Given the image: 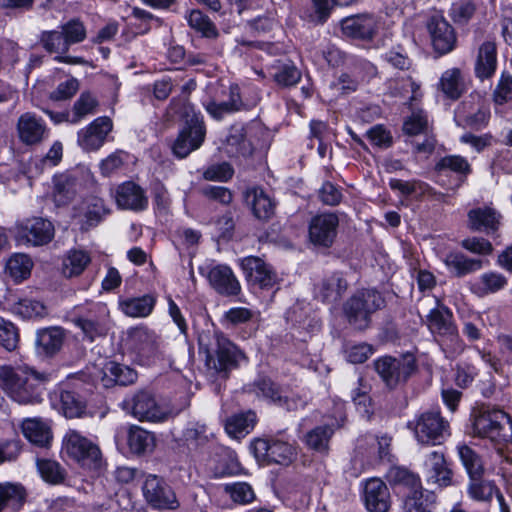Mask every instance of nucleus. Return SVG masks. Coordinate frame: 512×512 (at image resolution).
<instances>
[{"label":"nucleus","mask_w":512,"mask_h":512,"mask_svg":"<svg viewBox=\"0 0 512 512\" xmlns=\"http://www.w3.org/2000/svg\"><path fill=\"white\" fill-rule=\"evenodd\" d=\"M48 381L49 374L38 372L29 366L0 367V382L3 389L13 401L19 404L41 403Z\"/></svg>","instance_id":"obj_1"},{"label":"nucleus","mask_w":512,"mask_h":512,"mask_svg":"<svg viewBox=\"0 0 512 512\" xmlns=\"http://www.w3.org/2000/svg\"><path fill=\"white\" fill-rule=\"evenodd\" d=\"M270 146V131L265 125L252 120L246 124L230 126L224 143L226 155L238 162L252 158L256 151L267 150Z\"/></svg>","instance_id":"obj_2"},{"label":"nucleus","mask_w":512,"mask_h":512,"mask_svg":"<svg viewBox=\"0 0 512 512\" xmlns=\"http://www.w3.org/2000/svg\"><path fill=\"white\" fill-rule=\"evenodd\" d=\"M95 386L77 376H69L56 385L50 393L52 407L67 419L82 418L87 409Z\"/></svg>","instance_id":"obj_3"},{"label":"nucleus","mask_w":512,"mask_h":512,"mask_svg":"<svg viewBox=\"0 0 512 512\" xmlns=\"http://www.w3.org/2000/svg\"><path fill=\"white\" fill-rule=\"evenodd\" d=\"M474 436L501 449L512 443V417L499 408L481 407L471 414Z\"/></svg>","instance_id":"obj_4"},{"label":"nucleus","mask_w":512,"mask_h":512,"mask_svg":"<svg viewBox=\"0 0 512 512\" xmlns=\"http://www.w3.org/2000/svg\"><path fill=\"white\" fill-rule=\"evenodd\" d=\"M249 450L256 461L262 465H291L297 457L296 446L290 442L285 431L254 438Z\"/></svg>","instance_id":"obj_5"},{"label":"nucleus","mask_w":512,"mask_h":512,"mask_svg":"<svg viewBox=\"0 0 512 512\" xmlns=\"http://www.w3.org/2000/svg\"><path fill=\"white\" fill-rule=\"evenodd\" d=\"M206 137V125L202 113L193 105H186L180 112L179 132L171 149L178 159H184L199 149Z\"/></svg>","instance_id":"obj_6"},{"label":"nucleus","mask_w":512,"mask_h":512,"mask_svg":"<svg viewBox=\"0 0 512 512\" xmlns=\"http://www.w3.org/2000/svg\"><path fill=\"white\" fill-rule=\"evenodd\" d=\"M126 346L140 366L149 367L163 358L164 340L155 330L144 324L129 327Z\"/></svg>","instance_id":"obj_7"},{"label":"nucleus","mask_w":512,"mask_h":512,"mask_svg":"<svg viewBox=\"0 0 512 512\" xmlns=\"http://www.w3.org/2000/svg\"><path fill=\"white\" fill-rule=\"evenodd\" d=\"M206 112L215 120L226 115L252 109L256 102L249 103L242 99L241 88L237 83L217 84L210 89L208 97L202 102Z\"/></svg>","instance_id":"obj_8"},{"label":"nucleus","mask_w":512,"mask_h":512,"mask_svg":"<svg viewBox=\"0 0 512 512\" xmlns=\"http://www.w3.org/2000/svg\"><path fill=\"white\" fill-rule=\"evenodd\" d=\"M373 367L389 390L405 385L418 371L417 360L410 353L400 354L397 357L389 354L379 356L374 359Z\"/></svg>","instance_id":"obj_9"},{"label":"nucleus","mask_w":512,"mask_h":512,"mask_svg":"<svg viewBox=\"0 0 512 512\" xmlns=\"http://www.w3.org/2000/svg\"><path fill=\"white\" fill-rule=\"evenodd\" d=\"M417 442L425 446H439L450 437V424L442 416L440 409H430L418 414L409 423Z\"/></svg>","instance_id":"obj_10"},{"label":"nucleus","mask_w":512,"mask_h":512,"mask_svg":"<svg viewBox=\"0 0 512 512\" xmlns=\"http://www.w3.org/2000/svg\"><path fill=\"white\" fill-rule=\"evenodd\" d=\"M385 306V300L376 289H363L353 294L344 304L348 322L357 329H366L371 315Z\"/></svg>","instance_id":"obj_11"},{"label":"nucleus","mask_w":512,"mask_h":512,"mask_svg":"<svg viewBox=\"0 0 512 512\" xmlns=\"http://www.w3.org/2000/svg\"><path fill=\"white\" fill-rule=\"evenodd\" d=\"M340 219L336 212L320 211L308 222L307 242L319 252H328L336 243Z\"/></svg>","instance_id":"obj_12"},{"label":"nucleus","mask_w":512,"mask_h":512,"mask_svg":"<svg viewBox=\"0 0 512 512\" xmlns=\"http://www.w3.org/2000/svg\"><path fill=\"white\" fill-rule=\"evenodd\" d=\"M237 266L249 289L270 291L279 284L275 268L259 256L248 255L239 258Z\"/></svg>","instance_id":"obj_13"},{"label":"nucleus","mask_w":512,"mask_h":512,"mask_svg":"<svg viewBox=\"0 0 512 512\" xmlns=\"http://www.w3.org/2000/svg\"><path fill=\"white\" fill-rule=\"evenodd\" d=\"M431 47L437 56L452 52L457 46V33L442 12L435 11L426 21Z\"/></svg>","instance_id":"obj_14"},{"label":"nucleus","mask_w":512,"mask_h":512,"mask_svg":"<svg viewBox=\"0 0 512 512\" xmlns=\"http://www.w3.org/2000/svg\"><path fill=\"white\" fill-rule=\"evenodd\" d=\"M142 493L147 504L154 510H175L180 506L175 491L161 476L149 474L143 482Z\"/></svg>","instance_id":"obj_15"},{"label":"nucleus","mask_w":512,"mask_h":512,"mask_svg":"<svg viewBox=\"0 0 512 512\" xmlns=\"http://www.w3.org/2000/svg\"><path fill=\"white\" fill-rule=\"evenodd\" d=\"M216 349L212 353L206 349L205 363L223 377H228L230 371L238 367V356L241 351L222 332L215 333Z\"/></svg>","instance_id":"obj_16"},{"label":"nucleus","mask_w":512,"mask_h":512,"mask_svg":"<svg viewBox=\"0 0 512 512\" xmlns=\"http://www.w3.org/2000/svg\"><path fill=\"white\" fill-rule=\"evenodd\" d=\"M360 486V499L367 512H389L392 500L386 482L372 477L362 481Z\"/></svg>","instance_id":"obj_17"},{"label":"nucleus","mask_w":512,"mask_h":512,"mask_svg":"<svg viewBox=\"0 0 512 512\" xmlns=\"http://www.w3.org/2000/svg\"><path fill=\"white\" fill-rule=\"evenodd\" d=\"M199 274L206 277L209 285L222 296H237L241 292V285L232 268L227 264H216L199 267Z\"/></svg>","instance_id":"obj_18"},{"label":"nucleus","mask_w":512,"mask_h":512,"mask_svg":"<svg viewBox=\"0 0 512 512\" xmlns=\"http://www.w3.org/2000/svg\"><path fill=\"white\" fill-rule=\"evenodd\" d=\"M111 213L103 198L88 195L73 207V217L79 220L81 231H89L102 223Z\"/></svg>","instance_id":"obj_19"},{"label":"nucleus","mask_w":512,"mask_h":512,"mask_svg":"<svg viewBox=\"0 0 512 512\" xmlns=\"http://www.w3.org/2000/svg\"><path fill=\"white\" fill-rule=\"evenodd\" d=\"M423 472L428 485L444 489L454 485V472L441 451L430 452L424 461Z\"/></svg>","instance_id":"obj_20"},{"label":"nucleus","mask_w":512,"mask_h":512,"mask_svg":"<svg viewBox=\"0 0 512 512\" xmlns=\"http://www.w3.org/2000/svg\"><path fill=\"white\" fill-rule=\"evenodd\" d=\"M342 35L352 40L371 41L377 34L378 23L374 15L363 13L340 20Z\"/></svg>","instance_id":"obj_21"},{"label":"nucleus","mask_w":512,"mask_h":512,"mask_svg":"<svg viewBox=\"0 0 512 512\" xmlns=\"http://www.w3.org/2000/svg\"><path fill=\"white\" fill-rule=\"evenodd\" d=\"M250 392L267 403L292 411L296 408V401L283 394L282 386L266 375L258 376L250 385Z\"/></svg>","instance_id":"obj_22"},{"label":"nucleus","mask_w":512,"mask_h":512,"mask_svg":"<svg viewBox=\"0 0 512 512\" xmlns=\"http://www.w3.org/2000/svg\"><path fill=\"white\" fill-rule=\"evenodd\" d=\"M64 446L67 455L81 465L96 466L100 461L101 452L98 446L75 431L65 437Z\"/></svg>","instance_id":"obj_23"},{"label":"nucleus","mask_w":512,"mask_h":512,"mask_svg":"<svg viewBox=\"0 0 512 512\" xmlns=\"http://www.w3.org/2000/svg\"><path fill=\"white\" fill-rule=\"evenodd\" d=\"M115 201L118 208L134 212L145 211L149 205L144 189L132 180L124 181L117 186Z\"/></svg>","instance_id":"obj_24"},{"label":"nucleus","mask_w":512,"mask_h":512,"mask_svg":"<svg viewBox=\"0 0 512 512\" xmlns=\"http://www.w3.org/2000/svg\"><path fill=\"white\" fill-rule=\"evenodd\" d=\"M65 336V329L59 326L38 329L35 339L36 353L44 358H53L62 349Z\"/></svg>","instance_id":"obj_25"},{"label":"nucleus","mask_w":512,"mask_h":512,"mask_svg":"<svg viewBox=\"0 0 512 512\" xmlns=\"http://www.w3.org/2000/svg\"><path fill=\"white\" fill-rule=\"evenodd\" d=\"M498 51L494 40H485L480 44L474 64L475 77L481 81L492 78L497 70Z\"/></svg>","instance_id":"obj_26"},{"label":"nucleus","mask_w":512,"mask_h":512,"mask_svg":"<svg viewBox=\"0 0 512 512\" xmlns=\"http://www.w3.org/2000/svg\"><path fill=\"white\" fill-rule=\"evenodd\" d=\"M387 479L393 492L401 499L422 488L420 476L404 466L391 467Z\"/></svg>","instance_id":"obj_27"},{"label":"nucleus","mask_w":512,"mask_h":512,"mask_svg":"<svg viewBox=\"0 0 512 512\" xmlns=\"http://www.w3.org/2000/svg\"><path fill=\"white\" fill-rule=\"evenodd\" d=\"M443 263L452 278H464L470 274H473L483 267L481 259L470 258L461 251H449L444 259Z\"/></svg>","instance_id":"obj_28"},{"label":"nucleus","mask_w":512,"mask_h":512,"mask_svg":"<svg viewBox=\"0 0 512 512\" xmlns=\"http://www.w3.org/2000/svg\"><path fill=\"white\" fill-rule=\"evenodd\" d=\"M157 304L155 293H146L137 297H123L118 299V309L131 318H146L150 316Z\"/></svg>","instance_id":"obj_29"},{"label":"nucleus","mask_w":512,"mask_h":512,"mask_svg":"<svg viewBox=\"0 0 512 512\" xmlns=\"http://www.w3.org/2000/svg\"><path fill=\"white\" fill-rule=\"evenodd\" d=\"M27 497V489L22 483L0 482V512H20Z\"/></svg>","instance_id":"obj_30"},{"label":"nucleus","mask_w":512,"mask_h":512,"mask_svg":"<svg viewBox=\"0 0 512 512\" xmlns=\"http://www.w3.org/2000/svg\"><path fill=\"white\" fill-rule=\"evenodd\" d=\"M468 228L471 231H484L487 234L496 232L500 225V214L491 207L472 208L467 213Z\"/></svg>","instance_id":"obj_31"},{"label":"nucleus","mask_w":512,"mask_h":512,"mask_svg":"<svg viewBox=\"0 0 512 512\" xmlns=\"http://www.w3.org/2000/svg\"><path fill=\"white\" fill-rule=\"evenodd\" d=\"M46 130L42 118L26 113L20 116L18 121V132L21 141L27 145H34L42 141Z\"/></svg>","instance_id":"obj_32"},{"label":"nucleus","mask_w":512,"mask_h":512,"mask_svg":"<svg viewBox=\"0 0 512 512\" xmlns=\"http://www.w3.org/2000/svg\"><path fill=\"white\" fill-rule=\"evenodd\" d=\"M437 495L433 491L418 488L402 499L403 512H434Z\"/></svg>","instance_id":"obj_33"},{"label":"nucleus","mask_w":512,"mask_h":512,"mask_svg":"<svg viewBox=\"0 0 512 512\" xmlns=\"http://www.w3.org/2000/svg\"><path fill=\"white\" fill-rule=\"evenodd\" d=\"M24 236L34 246L48 244L54 237V226L51 221L41 217H34L23 227Z\"/></svg>","instance_id":"obj_34"},{"label":"nucleus","mask_w":512,"mask_h":512,"mask_svg":"<svg viewBox=\"0 0 512 512\" xmlns=\"http://www.w3.org/2000/svg\"><path fill=\"white\" fill-rule=\"evenodd\" d=\"M427 321L432 333L440 336H451L457 333L456 325L453 323V313L445 305L431 309L427 315Z\"/></svg>","instance_id":"obj_35"},{"label":"nucleus","mask_w":512,"mask_h":512,"mask_svg":"<svg viewBox=\"0 0 512 512\" xmlns=\"http://www.w3.org/2000/svg\"><path fill=\"white\" fill-rule=\"evenodd\" d=\"M216 461L213 468L215 478H225L242 474L243 467L236 452L227 447H221L216 453Z\"/></svg>","instance_id":"obj_36"},{"label":"nucleus","mask_w":512,"mask_h":512,"mask_svg":"<svg viewBox=\"0 0 512 512\" xmlns=\"http://www.w3.org/2000/svg\"><path fill=\"white\" fill-rule=\"evenodd\" d=\"M185 19L190 29L197 36L209 40L216 39L219 36L216 24L200 9L188 10Z\"/></svg>","instance_id":"obj_37"},{"label":"nucleus","mask_w":512,"mask_h":512,"mask_svg":"<svg viewBox=\"0 0 512 512\" xmlns=\"http://www.w3.org/2000/svg\"><path fill=\"white\" fill-rule=\"evenodd\" d=\"M125 441L131 454L144 455L153 448L155 439L147 430L137 425H130L125 431Z\"/></svg>","instance_id":"obj_38"},{"label":"nucleus","mask_w":512,"mask_h":512,"mask_svg":"<svg viewBox=\"0 0 512 512\" xmlns=\"http://www.w3.org/2000/svg\"><path fill=\"white\" fill-rule=\"evenodd\" d=\"M104 381L106 387L119 385L128 386L133 384L138 377L137 371L127 365L110 361L104 367Z\"/></svg>","instance_id":"obj_39"},{"label":"nucleus","mask_w":512,"mask_h":512,"mask_svg":"<svg viewBox=\"0 0 512 512\" xmlns=\"http://www.w3.org/2000/svg\"><path fill=\"white\" fill-rule=\"evenodd\" d=\"M459 460L464 467L469 479L484 476L485 467L482 456L472 446L459 443L456 447Z\"/></svg>","instance_id":"obj_40"},{"label":"nucleus","mask_w":512,"mask_h":512,"mask_svg":"<svg viewBox=\"0 0 512 512\" xmlns=\"http://www.w3.org/2000/svg\"><path fill=\"white\" fill-rule=\"evenodd\" d=\"M132 414L139 421L156 422L159 417L155 398L145 391L136 393L132 398Z\"/></svg>","instance_id":"obj_41"},{"label":"nucleus","mask_w":512,"mask_h":512,"mask_svg":"<svg viewBox=\"0 0 512 512\" xmlns=\"http://www.w3.org/2000/svg\"><path fill=\"white\" fill-rule=\"evenodd\" d=\"M36 468L41 479L49 485H62L67 479L66 469L54 459L37 457Z\"/></svg>","instance_id":"obj_42"},{"label":"nucleus","mask_w":512,"mask_h":512,"mask_svg":"<svg viewBox=\"0 0 512 512\" xmlns=\"http://www.w3.org/2000/svg\"><path fill=\"white\" fill-rule=\"evenodd\" d=\"M162 24V18L145 9L134 7L129 16L128 27L134 35H145L153 27H160Z\"/></svg>","instance_id":"obj_43"},{"label":"nucleus","mask_w":512,"mask_h":512,"mask_svg":"<svg viewBox=\"0 0 512 512\" xmlns=\"http://www.w3.org/2000/svg\"><path fill=\"white\" fill-rule=\"evenodd\" d=\"M507 284V278L503 274L489 271L483 273L476 282L471 283L470 291L482 297L504 289Z\"/></svg>","instance_id":"obj_44"},{"label":"nucleus","mask_w":512,"mask_h":512,"mask_svg":"<svg viewBox=\"0 0 512 512\" xmlns=\"http://www.w3.org/2000/svg\"><path fill=\"white\" fill-rule=\"evenodd\" d=\"M440 87L447 99L456 101L466 92V86L459 68L446 70L440 78Z\"/></svg>","instance_id":"obj_45"},{"label":"nucleus","mask_w":512,"mask_h":512,"mask_svg":"<svg viewBox=\"0 0 512 512\" xmlns=\"http://www.w3.org/2000/svg\"><path fill=\"white\" fill-rule=\"evenodd\" d=\"M22 433L30 443L39 447H48L52 440L50 428L37 419L25 420L22 424Z\"/></svg>","instance_id":"obj_46"},{"label":"nucleus","mask_w":512,"mask_h":512,"mask_svg":"<svg viewBox=\"0 0 512 512\" xmlns=\"http://www.w3.org/2000/svg\"><path fill=\"white\" fill-rule=\"evenodd\" d=\"M378 454L372 443V439L359 441L355 448V455L352 459L354 467L358 464L361 471L375 469L381 465Z\"/></svg>","instance_id":"obj_47"},{"label":"nucleus","mask_w":512,"mask_h":512,"mask_svg":"<svg viewBox=\"0 0 512 512\" xmlns=\"http://www.w3.org/2000/svg\"><path fill=\"white\" fill-rule=\"evenodd\" d=\"M334 434L330 425H319L309 430L304 436L305 445L316 452L327 453L329 441Z\"/></svg>","instance_id":"obj_48"},{"label":"nucleus","mask_w":512,"mask_h":512,"mask_svg":"<svg viewBox=\"0 0 512 512\" xmlns=\"http://www.w3.org/2000/svg\"><path fill=\"white\" fill-rule=\"evenodd\" d=\"M32 266L33 263L28 255L16 253L7 260L5 271L15 283H20L30 277Z\"/></svg>","instance_id":"obj_49"},{"label":"nucleus","mask_w":512,"mask_h":512,"mask_svg":"<svg viewBox=\"0 0 512 512\" xmlns=\"http://www.w3.org/2000/svg\"><path fill=\"white\" fill-rule=\"evenodd\" d=\"M90 262L91 257L88 252L80 249H71L63 259V274L69 278L79 276Z\"/></svg>","instance_id":"obj_50"},{"label":"nucleus","mask_w":512,"mask_h":512,"mask_svg":"<svg viewBox=\"0 0 512 512\" xmlns=\"http://www.w3.org/2000/svg\"><path fill=\"white\" fill-rule=\"evenodd\" d=\"M434 172L442 174L445 171H451L459 176L466 178L472 173V167L468 160L461 155H446L441 157L434 165Z\"/></svg>","instance_id":"obj_51"},{"label":"nucleus","mask_w":512,"mask_h":512,"mask_svg":"<svg viewBox=\"0 0 512 512\" xmlns=\"http://www.w3.org/2000/svg\"><path fill=\"white\" fill-rule=\"evenodd\" d=\"M181 440L190 451H203L209 442L206 426L190 423L183 430Z\"/></svg>","instance_id":"obj_52"},{"label":"nucleus","mask_w":512,"mask_h":512,"mask_svg":"<svg viewBox=\"0 0 512 512\" xmlns=\"http://www.w3.org/2000/svg\"><path fill=\"white\" fill-rule=\"evenodd\" d=\"M257 423V415L254 411L249 410L244 413L236 414L230 417L225 425L228 434L238 437L249 433Z\"/></svg>","instance_id":"obj_53"},{"label":"nucleus","mask_w":512,"mask_h":512,"mask_svg":"<svg viewBox=\"0 0 512 512\" xmlns=\"http://www.w3.org/2000/svg\"><path fill=\"white\" fill-rule=\"evenodd\" d=\"M77 194L75 178L61 175L55 179L53 197L58 207L69 205Z\"/></svg>","instance_id":"obj_54"},{"label":"nucleus","mask_w":512,"mask_h":512,"mask_svg":"<svg viewBox=\"0 0 512 512\" xmlns=\"http://www.w3.org/2000/svg\"><path fill=\"white\" fill-rule=\"evenodd\" d=\"M348 283L339 273H333L329 277L323 279L320 293L323 302H334L341 299L346 291Z\"/></svg>","instance_id":"obj_55"},{"label":"nucleus","mask_w":512,"mask_h":512,"mask_svg":"<svg viewBox=\"0 0 512 512\" xmlns=\"http://www.w3.org/2000/svg\"><path fill=\"white\" fill-rule=\"evenodd\" d=\"M61 33L64 38V47L62 52H67L69 47L83 42L86 39L87 31L83 21L80 18H71L61 25Z\"/></svg>","instance_id":"obj_56"},{"label":"nucleus","mask_w":512,"mask_h":512,"mask_svg":"<svg viewBox=\"0 0 512 512\" xmlns=\"http://www.w3.org/2000/svg\"><path fill=\"white\" fill-rule=\"evenodd\" d=\"M252 194L251 209L253 215L259 220H269L274 215V202L260 187H254Z\"/></svg>","instance_id":"obj_57"},{"label":"nucleus","mask_w":512,"mask_h":512,"mask_svg":"<svg viewBox=\"0 0 512 512\" xmlns=\"http://www.w3.org/2000/svg\"><path fill=\"white\" fill-rule=\"evenodd\" d=\"M302 78L301 71L290 61L278 66L273 74V81L280 88L296 86Z\"/></svg>","instance_id":"obj_58"},{"label":"nucleus","mask_w":512,"mask_h":512,"mask_svg":"<svg viewBox=\"0 0 512 512\" xmlns=\"http://www.w3.org/2000/svg\"><path fill=\"white\" fill-rule=\"evenodd\" d=\"M428 130V115L425 110L417 109L405 117L402 124V132L409 137L425 134Z\"/></svg>","instance_id":"obj_59"},{"label":"nucleus","mask_w":512,"mask_h":512,"mask_svg":"<svg viewBox=\"0 0 512 512\" xmlns=\"http://www.w3.org/2000/svg\"><path fill=\"white\" fill-rule=\"evenodd\" d=\"M496 489V483L493 480H485L483 476L469 479L467 493L469 497L479 502H490L493 498V490Z\"/></svg>","instance_id":"obj_60"},{"label":"nucleus","mask_w":512,"mask_h":512,"mask_svg":"<svg viewBox=\"0 0 512 512\" xmlns=\"http://www.w3.org/2000/svg\"><path fill=\"white\" fill-rule=\"evenodd\" d=\"M477 5L473 0H458L452 3L449 16L458 26L467 25L474 17Z\"/></svg>","instance_id":"obj_61"},{"label":"nucleus","mask_w":512,"mask_h":512,"mask_svg":"<svg viewBox=\"0 0 512 512\" xmlns=\"http://www.w3.org/2000/svg\"><path fill=\"white\" fill-rule=\"evenodd\" d=\"M224 491L234 503L239 505L250 504L256 497L252 486L247 482L225 484Z\"/></svg>","instance_id":"obj_62"},{"label":"nucleus","mask_w":512,"mask_h":512,"mask_svg":"<svg viewBox=\"0 0 512 512\" xmlns=\"http://www.w3.org/2000/svg\"><path fill=\"white\" fill-rule=\"evenodd\" d=\"M315 58L323 61L329 68H339L344 65L346 53L334 44H327L315 52Z\"/></svg>","instance_id":"obj_63"},{"label":"nucleus","mask_w":512,"mask_h":512,"mask_svg":"<svg viewBox=\"0 0 512 512\" xmlns=\"http://www.w3.org/2000/svg\"><path fill=\"white\" fill-rule=\"evenodd\" d=\"M150 193L155 213H166L170 207L171 200L165 184L156 179L150 184Z\"/></svg>","instance_id":"obj_64"}]
</instances>
